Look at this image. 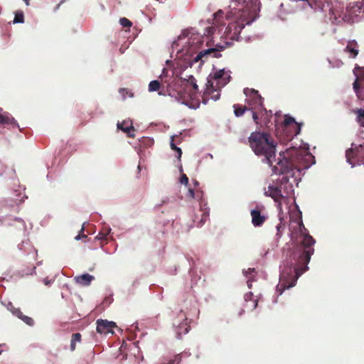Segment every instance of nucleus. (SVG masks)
Listing matches in <instances>:
<instances>
[{
    "label": "nucleus",
    "mask_w": 364,
    "mask_h": 364,
    "mask_svg": "<svg viewBox=\"0 0 364 364\" xmlns=\"http://www.w3.org/2000/svg\"><path fill=\"white\" fill-rule=\"evenodd\" d=\"M253 294L252 292H249L245 295V300L246 302H247L249 300L250 301L252 299Z\"/></svg>",
    "instance_id": "obj_36"
},
{
    "label": "nucleus",
    "mask_w": 364,
    "mask_h": 364,
    "mask_svg": "<svg viewBox=\"0 0 364 364\" xmlns=\"http://www.w3.org/2000/svg\"><path fill=\"white\" fill-rule=\"evenodd\" d=\"M248 287L251 288V284H248Z\"/></svg>",
    "instance_id": "obj_44"
},
{
    "label": "nucleus",
    "mask_w": 364,
    "mask_h": 364,
    "mask_svg": "<svg viewBox=\"0 0 364 364\" xmlns=\"http://www.w3.org/2000/svg\"><path fill=\"white\" fill-rule=\"evenodd\" d=\"M109 232H110V230H109V231L107 233H103L102 232H100L95 238L99 240H103L105 242L107 240V236L109 234Z\"/></svg>",
    "instance_id": "obj_32"
},
{
    "label": "nucleus",
    "mask_w": 364,
    "mask_h": 364,
    "mask_svg": "<svg viewBox=\"0 0 364 364\" xmlns=\"http://www.w3.org/2000/svg\"><path fill=\"white\" fill-rule=\"evenodd\" d=\"M290 236L294 242L297 243L294 250L289 256V261L287 265H289V272L288 274H294V279L289 282L284 281V271L283 270L280 282L277 287V291L282 294L286 289H289L295 286L296 279L306 271L309 269L308 264L311 259V255L314 253V245L316 240L309 234L308 230L305 228L301 218L296 221L291 222L290 225Z\"/></svg>",
    "instance_id": "obj_1"
},
{
    "label": "nucleus",
    "mask_w": 364,
    "mask_h": 364,
    "mask_svg": "<svg viewBox=\"0 0 364 364\" xmlns=\"http://www.w3.org/2000/svg\"><path fill=\"white\" fill-rule=\"evenodd\" d=\"M0 166L1 168L4 167V170L0 172V175L10 179L16 178V171L13 167L4 166L1 162H0Z\"/></svg>",
    "instance_id": "obj_21"
},
{
    "label": "nucleus",
    "mask_w": 364,
    "mask_h": 364,
    "mask_svg": "<svg viewBox=\"0 0 364 364\" xmlns=\"http://www.w3.org/2000/svg\"><path fill=\"white\" fill-rule=\"evenodd\" d=\"M231 72L225 69L211 73L207 79L206 89L203 95V102L207 104L210 99L218 100L220 97V90L230 80Z\"/></svg>",
    "instance_id": "obj_5"
},
{
    "label": "nucleus",
    "mask_w": 364,
    "mask_h": 364,
    "mask_svg": "<svg viewBox=\"0 0 364 364\" xmlns=\"http://www.w3.org/2000/svg\"><path fill=\"white\" fill-rule=\"evenodd\" d=\"M246 95V103L247 104L250 110L256 109L257 107L262 106L263 98L259 94V92L252 88H245L243 91Z\"/></svg>",
    "instance_id": "obj_9"
},
{
    "label": "nucleus",
    "mask_w": 364,
    "mask_h": 364,
    "mask_svg": "<svg viewBox=\"0 0 364 364\" xmlns=\"http://www.w3.org/2000/svg\"><path fill=\"white\" fill-rule=\"evenodd\" d=\"M24 22V15L23 11H18L15 13V17L13 21L14 23H23Z\"/></svg>",
    "instance_id": "obj_29"
},
{
    "label": "nucleus",
    "mask_w": 364,
    "mask_h": 364,
    "mask_svg": "<svg viewBox=\"0 0 364 364\" xmlns=\"http://www.w3.org/2000/svg\"><path fill=\"white\" fill-rule=\"evenodd\" d=\"M282 127L287 141H291L301 131V124L295 122L294 119L289 115H285Z\"/></svg>",
    "instance_id": "obj_7"
},
{
    "label": "nucleus",
    "mask_w": 364,
    "mask_h": 364,
    "mask_svg": "<svg viewBox=\"0 0 364 364\" xmlns=\"http://www.w3.org/2000/svg\"><path fill=\"white\" fill-rule=\"evenodd\" d=\"M2 351H3L2 350H0V355L1 354Z\"/></svg>",
    "instance_id": "obj_46"
},
{
    "label": "nucleus",
    "mask_w": 364,
    "mask_h": 364,
    "mask_svg": "<svg viewBox=\"0 0 364 364\" xmlns=\"http://www.w3.org/2000/svg\"><path fill=\"white\" fill-rule=\"evenodd\" d=\"M344 52L348 53L350 58H355L359 53V46L357 41L355 40L349 41L344 48Z\"/></svg>",
    "instance_id": "obj_16"
},
{
    "label": "nucleus",
    "mask_w": 364,
    "mask_h": 364,
    "mask_svg": "<svg viewBox=\"0 0 364 364\" xmlns=\"http://www.w3.org/2000/svg\"><path fill=\"white\" fill-rule=\"evenodd\" d=\"M173 325L176 328V333L178 336L187 333L190 328L186 314L183 311H180L177 318L173 320Z\"/></svg>",
    "instance_id": "obj_11"
},
{
    "label": "nucleus",
    "mask_w": 364,
    "mask_h": 364,
    "mask_svg": "<svg viewBox=\"0 0 364 364\" xmlns=\"http://www.w3.org/2000/svg\"><path fill=\"white\" fill-rule=\"evenodd\" d=\"M81 232H84V228H83V227L81 228Z\"/></svg>",
    "instance_id": "obj_43"
},
{
    "label": "nucleus",
    "mask_w": 364,
    "mask_h": 364,
    "mask_svg": "<svg viewBox=\"0 0 364 364\" xmlns=\"http://www.w3.org/2000/svg\"><path fill=\"white\" fill-rule=\"evenodd\" d=\"M0 124H2L8 129L18 128L19 125L14 117L7 112H2L0 107Z\"/></svg>",
    "instance_id": "obj_12"
},
{
    "label": "nucleus",
    "mask_w": 364,
    "mask_h": 364,
    "mask_svg": "<svg viewBox=\"0 0 364 364\" xmlns=\"http://www.w3.org/2000/svg\"><path fill=\"white\" fill-rule=\"evenodd\" d=\"M97 323V331L100 333H114L113 328L117 327V325L113 321H108L107 320L98 319Z\"/></svg>",
    "instance_id": "obj_13"
},
{
    "label": "nucleus",
    "mask_w": 364,
    "mask_h": 364,
    "mask_svg": "<svg viewBox=\"0 0 364 364\" xmlns=\"http://www.w3.org/2000/svg\"><path fill=\"white\" fill-rule=\"evenodd\" d=\"M346 156L347 161L354 166L355 165V161L364 159V144H360L356 146L355 144H352V147L348 149L346 152Z\"/></svg>",
    "instance_id": "obj_10"
},
{
    "label": "nucleus",
    "mask_w": 364,
    "mask_h": 364,
    "mask_svg": "<svg viewBox=\"0 0 364 364\" xmlns=\"http://www.w3.org/2000/svg\"><path fill=\"white\" fill-rule=\"evenodd\" d=\"M188 193H189L190 197H191L193 198H195V193H194V191L193 189L190 188L189 191H188Z\"/></svg>",
    "instance_id": "obj_39"
},
{
    "label": "nucleus",
    "mask_w": 364,
    "mask_h": 364,
    "mask_svg": "<svg viewBox=\"0 0 364 364\" xmlns=\"http://www.w3.org/2000/svg\"><path fill=\"white\" fill-rule=\"evenodd\" d=\"M94 279L95 277L89 274H84L75 277V282L81 286H89Z\"/></svg>",
    "instance_id": "obj_20"
},
{
    "label": "nucleus",
    "mask_w": 364,
    "mask_h": 364,
    "mask_svg": "<svg viewBox=\"0 0 364 364\" xmlns=\"http://www.w3.org/2000/svg\"><path fill=\"white\" fill-rule=\"evenodd\" d=\"M362 12H364V4L363 2L350 3L346 7L343 19L348 23H353L357 21Z\"/></svg>",
    "instance_id": "obj_8"
},
{
    "label": "nucleus",
    "mask_w": 364,
    "mask_h": 364,
    "mask_svg": "<svg viewBox=\"0 0 364 364\" xmlns=\"http://www.w3.org/2000/svg\"><path fill=\"white\" fill-rule=\"evenodd\" d=\"M354 113L357 114V122L363 127H364V109H356Z\"/></svg>",
    "instance_id": "obj_26"
},
{
    "label": "nucleus",
    "mask_w": 364,
    "mask_h": 364,
    "mask_svg": "<svg viewBox=\"0 0 364 364\" xmlns=\"http://www.w3.org/2000/svg\"><path fill=\"white\" fill-rule=\"evenodd\" d=\"M2 346H5V344H0V347Z\"/></svg>",
    "instance_id": "obj_45"
},
{
    "label": "nucleus",
    "mask_w": 364,
    "mask_h": 364,
    "mask_svg": "<svg viewBox=\"0 0 364 364\" xmlns=\"http://www.w3.org/2000/svg\"><path fill=\"white\" fill-rule=\"evenodd\" d=\"M257 306V300L254 299L252 300V304L250 306L251 309H255Z\"/></svg>",
    "instance_id": "obj_37"
},
{
    "label": "nucleus",
    "mask_w": 364,
    "mask_h": 364,
    "mask_svg": "<svg viewBox=\"0 0 364 364\" xmlns=\"http://www.w3.org/2000/svg\"><path fill=\"white\" fill-rule=\"evenodd\" d=\"M259 4L258 0H251L244 9H239L237 20L230 23L224 32L226 39L239 40L240 32L245 25L250 24L257 17L260 9Z\"/></svg>",
    "instance_id": "obj_3"
},
{
    "label": "nucleus",
    "mask_w": 364,
    "mask_h": 364,
    "mask_svg": "<svg viewBox=\"0 0 364 364\" xmlns=\"http://www.w3.org/2000/svg\"><path fill=\"white\" fill-rule=\"evenodd\" d=\"M82 237H87V236L84 234H78L75 237V239L76 240H79L80 239H81Z\"/></svg>",
    "instance_id": "obj_38"
},
{
    "label": "nucleus",
    "mask_w": 364,
    "mask_h": 364,
    "mask_svg": "<svg viewBox=\"0 0 364 364\" xmlns=\"http://www.w3.org/2000/svg\"><path fill=\"white\" fill-rule=\"evenodd\" d=\"M248 141L254 153L257 156H263L264 160L273 168L277 145L273 137L267 132L255 131L250 134Z\"/></svg>",
    "instance_id": "obj_4"
},
{
    "label": "nucleus",
    "mask_w": 364,
    "mask_h": 364,
    "mask_svg": "<svg viewBox=\"0 0 364 364\" xmlns=\"http://www.w3.org/2000/svg\"><path fill=\"white\" fill-rule=\"evenodd\" d=\"M187 83L183 91L179 92L183 104L191 106V102L194 100L198 92V87L196 80L193 75H190L187 80Z\"/></svg>",
    "instance_id": "obj_6"
},
{
    "label": "nucleus",
    "mask_w": 364,
    "mask_h": 364,
    "mask_svg": "<svg viewBox=\"0 0 364 364\" xmlns=\"http://www.w3.org/2000/svg\"><path fill=\"white\" fill-rule=\"evenodd\" d=\"M181 356L178 354L171 358H163L160 364H180Z\"/></svg>",
    "instance_id": "obj_23"
},
{
    "label": "nucleus",
    "mask_w": 364,
    "mask_h": 364,
    "mask_svg": "<svg viewBox=\"0 0 364 364\" xmlns=\"http://www.w3.org/2000/svg\"><path fill=\"white\" fill-rule=\"evenodd\" d=\"M209 55H213V58H220L221 57V54L220 53V50L216 48H208L206 50H203L200 51L195 58V62H198L199 60L204 61V58H207V56Z\"/></svg>",
    "instance_id": "obj_15"
},
{
    "label": "nucleus",
    "mask_w": 364,
    "mask_h": 364,
    "mask_svg": "<svg viewBox=\"0 0 364 364\" xmlns=\"http://www.w3.org/2000/svg\"><path fill=\"white\" fill-rule=\"evenodd\" d=\"M8 309L16 317L23 321L25 323L30 326L34 325V321L32 318L25 316L19 308H16L11 303L8 305Z\"/></svg>",
    "instance_id": "obj_14"
},
{
    "label": "nucleus",
    "mask_w": 364,
    "mask_h": 364,
    "mask_svg": "<svg viewBox=\"0 0 364 364\" xmlns=\"http://www.w3.org/2000/svg\"><path fill=\"white\" fill-rule=\"evenodd\" d=\"M119 92L122 93V95H124V92H129V91L125 88H120Z\"/></svg>",
    "instance_id": "obj_40"
},
{
    "label": "nucleus",
    "mask_w": 364,
    "mask_h": 364,
    "mask_svg": "<svg viewBox=\"0 0 364 364\" xmlns=\"http://www.w3.org/2000/svg\"><path fill=\"white\" fill-rule=\"evenodd\" d=\"M233 109L234 114L237 117H242L245 114V111L250 110L249 107L239 104H235L233 105Z\"/></svg>",
    "instance_id": "obj_22"
},
{
    "label": "nucleus",
    "mask_w": 364,
    "mask_h": 364,
    "mask_svg": "<svg viewBox=\"0 0 364 364\" xmlns=\"http://www.w3.org/2000/svg\"><path fill=\"white\" fill-rule=\"evenodd\" d=\"M223 15H224V12L222 10L218 11L214 14V19H213L214 22H213V24L215 26H219L225 24L223 23Z\"/></svg>",
    "instance_id": "obj_24"
},
{
    "label": "nucleus",
    "mask_w": 364,
    "mask_h": 364,
    "mask_svg": "<svg viewBox=\"0 0 364 364\" xmlns=\"http://www.w3.org/2000/svg\"><path fill=\"white\" fill-rule=\"evenodd\" d=\"M81 341V334L80 333H75L72 335L70 341V350L74 351L76 348V343Z\"/></svg>",
    "instance_id": "obj_25"
},
{
    "label": "nucleus",
    "mask_w": 364,
    "mask_h": 364,
    "mask_svg": "<svg viewBox=\"0 0 364 364\" xmlns=\"http://www.w3.org/2000/svg\"><path fill=\"white\" fill-rule=\"evenodd\" d=\"M252 119L255 122V123L257 125L259 124V117H258V114L252 109Z\"/></svg>",
    "instance_id": "obj_35"
},
{
    "label": "nucleus",
    "mask_w": 364,
    "mask_h": 364,
    "mask_svg": "<svg viewBox=\"0 0 364 364\" xmlns=\"http://www.w3.org/2000/svg\"><path fill=\"white\" fill-rule=\"evenodd\" d=\"M268 192L269 193V196L274 200V201L278 203V206L281 208V201L284 198L282 191L278 187L269 186Z\"/></svg>",
    "instance_id": "obj_19"
},
{
    "label": "nucleus",
    "mask_w": 364,
    "mask_h": 364,
    "mask_svg": "<svg viewBox=\"0 0 364 364\" xmlns=\"http://www.w3.org/2000/svg\"><path fill=\"white\" fill-rule=\"evenodd\" d=\"M279 220H280V223L278 225H277V226H276V228H277L276 237H277V239H279L282 237V236L283 235V231L285 228V225L283 223V220L282 218H280Z\"/></svg>",
    "instance_id": "obj_27"
},
{
    "label": "nucleus",
    "mask_w": 364,
    "mask_h": 364,
    "mask_svg": "<svg viewBox=\"0 0 364 364\" xmlns=\"http://www.w3.org/2000/svg\"><path fill=\"white\" fill-rule=\"evenodd\" d=\"M161 87V83L158 80H152L149 84V91L155 92L158 91Z\"/></svg>",
    "instance_id": "obj_28"
},
{
    "label": "nucleus",
    "mask_w": 364,
    "mask_h": 364,
    "mask_svg": "<svg viewBox=\"0 0 364 364\" xmlns=\"http://www.w3.org/2000/svg\"><path fill=\"white\" fill-rule=\"evenodd\" d=\"M119 22L123 27L126 28H130L132 25V23L125 17L121 18Z\"/></svg>",
    "instance_id": "obj_30"
},
{
    "label": "nucleus",
    "mask_w": 364,
    "mask_h": 364,
    "mask_svg": "<svg viewBox=\"0 0 364 364\" xmlns=\"http://www.w3.org/2000/svg\"><path fill=\"white\" fill-rule=\"evenodd\" d=\"M180 182L181 184L187 185L188 183V178L186 174H182Z\"/></svg>",
    "instance_id": "obj_34"
},
{
    "label": "nucleus",
    "mask_w": 364,
    "mask_h": 364,
    "mask_svg": "<svg viewBox=\"0 0 364 364\" xmlns=\"http://www.w3.org/2000/svg\"><path fill=\"white\" fill-rule=\"evenodd\" d=\"M353 85V90H354L355 92L356 93V95H358V97L362 99L363 97H361L359 94L360 83L358 82V78L355 80Z\"/></svg>",
    "instance_id": "obj_31"
},
{
    "label": "nucleus",
    "mask_w": 364,
    "mask_h": 364,
    "mask_svg": "<svg viewBox=\"0 0 364 364\" xmlns=\"http://www.w3.org/2000/svg\"><path fill=\"white\" fill-rule=\"evenodd\" d=\"M314 156L294 147L287 149L282 159L279 158L277 164L273 166L275 174L285 175L284 178L294 177L296 172L308 168L314 162Z\"/></svg>",
    "instance_id": "obj_2"
},
{
    "label": "nucleus",
    "mask_w": 364,
    "mask_h": 364,
    "mask_svg": "<svg viewBox=\"0 0 364 364\" xmlns=\"http://www.w3.org/2000/svg\"><path fill=\"white\" fill-rule=\"evenodd\" d=\"M252 223L255 227H260L266 220V217L261 214L259 209H254L251 210Z\"/></svg>",
    "instance_id": "obj_17"
},
{
    "label": "nucleus",
    "mask_w": 364,
    "mask_h": 364,
    "mask_svg": "<svg viewBox=\"0 0 364 364\" xmlns=\"http://www.w3.org/2000/svg\"><path fill=\"white\" fill-rule=\"evenodd\" d=\"M248 270H249V272H254V271H255V269H250V268Z\"/></svg>",
    "instance_id": "obj_42"
},
{
    "label": "nucleus",
    "mask_w": 364,
    "mask_h": 364,
    "mask_svg": "<svg viewBox=\"0 0 364 364\" xmlns=\"http://www.w3.org/2000/svg\"><path fill=\"white\" fill-rule=\"evenodd\" d=\"M171 147L173 150L177 152V158L180 160L182 155L181 149L179 147H177L173 142L171 143Z\"/></svg>",
    "instance_id": "obj_33"
},
{
    "label": "nucleus",
    "mask_w": 364,
    "mask_h": 364,
    "mask_svg": "<svg viewBox=\"0 0 364 364\" xmlns=\"http://www.w3.org/2000/svg\"><path fill=\"white\" fill-rule=\"evenodd\" d=\"M117 129H121L127 134L129 137L134 138L135 135L132 133L134 131L132 123L129 121H123L122 122L117 123Z\"/></svg>",
    "instance_id": "obj_18"
},
{
    "label": "nucleus",
    "mask_w": 364,
    "mask_h": 364,
    "mask_svg": "<svg viewBox=\"0 0 364 364\" xmlns=\"http://www.w3.org/2000/svg\"><path fill=\"white\" fill-rule=\"evenodd\" d=\"M109 230H111V229H110V228H108V229L105 230L104 231H102V232L103 233H107V232L109 231Z\"/></svg>",
    "instance_id": "obj_41"
}]
</instances>
